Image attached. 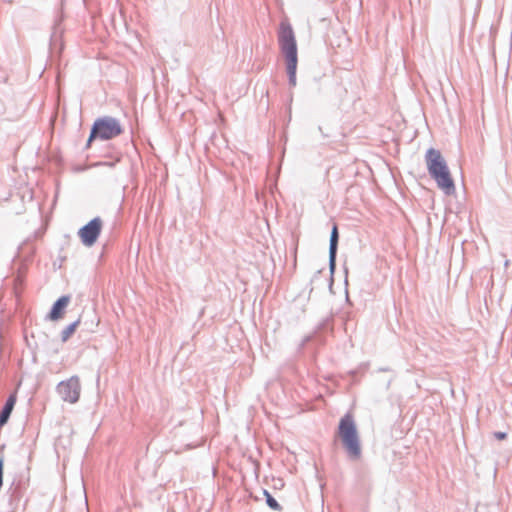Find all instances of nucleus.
<instances>
[{"instance_id": "obj_1", "label": "nucleus", "mask_w": 512, "mask_h": 512, "mask_svg": "<svg viewBox=\"0 0 512 512\" xmlns=\"http://www.w3.org/2000/svg\"><path fill=\"white\" fill-rule=\"evenodd\" d=\"M277 37L280 50L286 59L289 84L295 86L298 63L297 43L293 28L287 20L281 21Z\"/></svg>"}, {"instance_id": "obj_2", "label": "nucleus", "mask_w": 512, "mask_h": 512, "mask_svg": "<svg viewBox=\"0 0 512 512\" xmlns=\"http://www.w3.org/2000/svg\"><path fill=\"white\" fill-rule=\"evenodd\" d=\"M425 162L429 175L436 181L437 186L446 195H452L455 192V184L441 152L429 148L425 154Z\"/></svg>"}, {"instance_id": "obj_3", "label": "nucleus", "mask_w": 512, "mask_h": 512, "mask_svg": "<svg viewBox=\"0 0 512 512\" xmlns=\"http://www.w3.org/2000/svg\"><path fill=\"white\" fill-rule=\"evenodd\" d=\"M337 434L351 460H359L362 456V447L356 423L350 413H346L339 421Z\"/></svg>"}, {"instance_id": "obj_4", "label": "nucleus", "mask_w": 512, "mask_h": 512, "mask_svg": "<svg viewBox=\"0 0 512 512\" xmlns=\"http://www.w3.org/2000/svg\"><path fill=\"white\" fill-rule=\"evenodd\" d=\"M123 132L119 120L111 116H105L95 120L92 125L87 146H90L94 139L110 140Z\"/></svg>"}, {"instance_id": "obj_5", "label": "nucleus", "mask_w": 512, "mask_h": 512, "mask_svg": "<svg viewBox=\"0 0 512 512\" xmlns=\"http://www.w3.org/2000/svg\"><path fill=\"white\" fill-rule=\"evenodd\" d=\"M57 392L60 398L70 404H75L80 398L81 384L78 376H72L66 381L57 385Z\"/></svg>"}, {"instance_id": "obj_6", "label": "nucleus", "mask_w": 512, "mask_h": 512, "mask_svg": "<svg viewBox=\"0 0 512 512\" xmlns=\"http://www.w3.org/2000/svg\"><path fill=\"white\" fill-rule=\"evenodd\" d=\"M102 228V220L99 217L93 218L86 225L81 227L78 235L82 243L86 246H92L98 239Z\"/></svg>"}, {"instance_id": "obj_7", "label": "nucleus", "mask_w": 512, "mask_h": 512, "mask_svg": "<svg viewBox=\"0 0 512 512\" xmlns=\"http://www.w3.org/2000/svg\"><path fill=\"white\" fill-rule=\"evenodd\" d=\"M26 490L25 482L22 480L13 481L9 487V503L13 507V509H16L18 506V503L24 496Z\"/></svg>"}, {"instance_id": "obj_8", "label": "nucleus", "mask_w": 512, "mask_h": 512, "mask_svg": "<svg viewBox=\"0 0 512 512\" xmlns=\"http://www.w3.org/2000/svg\"><path fill=\"white\" fill-rule=\"evenodd\" d=\"M71 301V297L69 295H63L53 304L49 314L48 319L52 321H56L63 317L64 311L67 308L68 304Z\"/></svg>"}, {"instance_id": "obj_9", "label": "nucleus", "mask_w": 512, "mask_h": 512, "mask_svg": "<svg viewBox=\"0 0 512 512\" xmlns=\"http://www.w3.org/2000/svg\"><path fill=\"white\" fill-rule=\"evenodd\" d=\"M16 403V396L14 394L10 395L8 399L6 400V403L4 404L2 410L0 411V427L4 426L13 411V408Z\"/></svg>"}, {"instance_id": "obj_10", "label": "nucleus", "mask_w": 512, "mask_h": 512, "mask_svg": "<svg viewBox=\"0 0 512 512\" xmlns=\"http://www.w3.org/2000/svg\"><path fill=\"white\" fill-rule=\"evenodd\" d=\"M338 241H339V233L336 225L333 226L331 234H330V243H329V251L333 254L337 253L338 249Z\"/></svg>"}, {"instance_id": "obj_11", "label": "nucleus", "mask_w": 512, "mask_h": 512, "mask_svg": "<svg viewBox=\"0 0 512 512\" xmlns=\"http://www.w3.org/2000/svg\"><path fill=\"white\" fill-rule=\"evenodd\" d=\"M79 323L80 319L74 321L62 331L61 339L63 342H66L71 337V335L75 332L76 328L78 327Z\"/></svg>"}, {"instance_id": "obj_12", "label": "nucleus", "mask_w": 512, "mask_h": 512, "mask_svg": "<svg viewBox=\"0 0 512 512\" xmlns=\"http://www.w3.org/2000/svg\"><path fill=\"white\" fill-rule=\"evenodd\" d=\"M264 495L266 496V503L271 509L275 511L281 510L280 504L267 490H264Z\"/></svg>"}, {"instance_id": "obj_13", "label": "nucleus", "mask_w": 512, "mask_h": 512, "mask_svg": "<svg viewBox=\"0 0 512 512\" xmlns=\"http://www.w3.org/2000/svg\"><path fill=\"white\" fill-rule=\"evenodd\" d=\"M336 255L337 253L333 254L331 251H329V267L332 273L336 267Z\"/></svg>"}, {"instance_id": "obj_14", "label": "nucleus", "mask_w": 512, "mask_h": 512, "mask_svg": "<svg viewBox=\"0 0 512 512\" xmlns=\"http://www.w3.org/2000/svg\"><path fill=\"white\" fill-rule=\"evenodd\" d=\"M494 437L498 440H504L507 438V433L506 432H501V431H498V432H495L494 433Z\"/></svg>"}, {"instance_id": "obj_15", "label": "nucleus", "mask_w": 512, "mask_h": 512, "mask_svg": "<svg viewBox=\"0 0 512 512\" xmlns=\"http://www.w3.org/2000/svg\"><path fill=\"white\" fill-rule=\"evenodd\" d=\"M311 339H312L311 335L305 336L303 338V340L301 341L299 348L302 349Z\"/></svg>"}, {"instance_id": "obj_16", "label": "nucleus", "mask_w": 512, "mask_h": 512, "mask_svg": "<svg viewBox=\"0 0 512 512\" xmlns=\"http://www.w3.org/2000/svg\"><path fill=\"white\" fill-rule=\"evenodd\" d=\"M505 267H508L509 265V260H506L505 263H504Z\"/></svg>"}]
</instances>
